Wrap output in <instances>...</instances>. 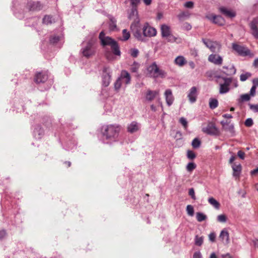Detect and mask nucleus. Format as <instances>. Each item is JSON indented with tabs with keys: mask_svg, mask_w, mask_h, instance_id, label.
Masks as SVG:
<instances>
[{
	"mask_svg": "<svg viewBox=\"0 0 258 258\" xmlns=\"http://www.w3.org/2000/svg\"><path fill=\"white\" fill-rule=\"evenodd\" d=\"M141 26L139 18H137L131 25V29L134 37L138 40L145 41L146 37H151L156 35V30L150 26L148 23H145L143 28V34L141 32Z\"/></svg>",
	"mask_w": 258,
	"mask_h": 258,
	"instance_id": "nucleus-1",
	"label": "nucleus"
},
{
	"mask_svg": "<svg viewBox=\"0 0 258 258\" xmlns=\"http://www.w3.org/2000/svg\"><path fill=\"white\" fill-rule=\"evenodd\" d=\"M121 126L118 124L104 125L102 128V140L104 143L109 144L115 142L119 135Z\"/></svg>",
	"mask_w": 258,
	"mask_h": 258,
	"instance_id": "nucleus-2",
	"label": "nucleus"
},
{
	"mask_svg": "<svg viewBox=\"0 0 258 258\" xmlns=\"http://www.w3.org/2000/svg\"><path fill=\"white\" fill-rule=\"evenodd\" d=\"M99 39L101 44L103 46L109 45L115 55H120V51L117 42L108 36H105L103 32H101L99 34Z\"/></svg>",
	"mask_w": 258,
	"mask_h": 258,
	"instance_id": "nucleus-3",
	"label": "nucleus"
},
{
	"mask_svg": "<svg viewBox=\"0 0 258 258\" xmlns=\"http://www.w3.org/2000/svg\"><path fill=\"white\" fill-rule=\"evenodd\" d=\"M96 40V38H91L88 42H84L82 43L81 52L83 56L89 57L94 54L95 52L94 44Z\"/></svg>",
	"mask_w": 258,
	"mask_h": 258,
	"instance_id": "nucleus-4",
	"label": "nucleus"
},
{
	"mask_svg": "<svg viewBox=\"0 0 258 258\" xmlns=\"http://www.w3.org/2000/svg\"><path fill=\"white\" fill-rule=\"evenodd\" d=\"M147 74L149 76L155 78H163L165 77V73L162 70L160 69L154 62L147 68Z\"/></svg>",
	"mask_w": 258,
	"mask_h": 258,
	"instance_id": "nucleus-5",
	"label": "nucleus"
},
{
	"mask_svg": "<svg viewBox=\"0 0 258 258\" xmlns=\"http://www.w3.org/2000/svg\"><path fill=\"white\" fill-rule=\"evenodd\" d=\"M204 44L213 52H219L221 49V44L219 42L210 39L202 38Z\"/></svg>",
	"mask_w": 258,
	"mask_h": 258,
	"instance_id": "nucleus-6",
	"label": "nucleus"
},
{
	"mask_svg": "<svg viewBox=\"0 0 258 258\" xmlns=\"http://www.w3.org/2000/svg\"><path fill=\"white\" fill-rule=\"evenodd\" d=\"M232 49L240 55L249 56L250 57H253L254 55L248 48L243 46L233 43L232 44Z\"/></svg>",
	"mask_w": 258,
	"mask_h": 258,
	"instance_id": "nucleus-7",
	"label": "nucleus"
},
{
	"mask_svg": "<svg viewBox=\"0 0 258 258\" xmlns=\"http://www.w3.org/2000/svg\"><path fill=\"white\" fill-rule=\"evenodd\" d=\"M202 131L208 135H215L218 133V130L214 123L209 122L202 125Z\"/></svg>",
	"mask_w": 258,
	"mask_h": 258,
	"instance_id": "nucleus-8",
	"label": "nucleus"
},
{
	"mask_svg": "<svg viewBox=\"0 0 258 258\" xmlns=\"http://www.w3.org/2000/svg\"><path fill=\"white\" fill-rule=\"evenodd\" d=\"M159 91L148 90L145 94V99L147 101L151 102L156 98L157 102L159 105L162 106V102L161 101V99L159 96Z\"/></svg>",
	"mask_w": 258,
	"mask_h": 258,
	"instance_id": "nucleus-9",
	"label": "nucleus"
},
{
	"mask_svg": "<svg viewBox=\"0 0 258 258\" xmlns=\"http://www.w3.org/2000/svg\"><path fill=\"white\" fill-rule=\"evenodd\" d=\"M206 18L213 23L220 26H223L225 23L224 19L220 15H216L213 14H208L206 16Z\"/></svg>",
	"mask_w": 258,
	"mask_h": 258,
	"instance_id": "nucleus-10",
	"label": "nucleus"
},
{
	"mask_svg": "<svg viewBox=\"0 0 258 258\" xmlns=\"http://www.w3.org/2000/svg\"><path fill=\"white\" fill-rule=\"evenodd\" d=\"M208 60L209 62L216 66H221L223 63V57L220 55L212 53L209 55Z\"/></svg>",
	"mask_w": 258,
	"mask_h": 258,
	"instance_id": "nucleus-11",
	"label": "nucleus"
},
{
	"mask_svg": "<svg viewBox=\"0 0 258 258\" xmlns=\"http://www.w3.org/2000/svg\"><path fill=\"white\" fill-rule=\"evenodd\" d=\"M249 26L251 34L255 39H258V18L253 19Z\"/></svg>",
	"mask_w": 258,
	"mask_h": 258,
	"instance_id": "nucleus-12",
	"label": "nucleus"
},
{
	"mask_svg": "<svg viewBox=\"0 0 258 258\" xmlns=\"http://www.w3.org/2000/svg\"><path fill=\"white\" fill-rule=\"evenodd\" d=\"M111 76L110 75L109 69L105 67L103 69V74L102 77L103 84L104 86H108L110 83Z\"/></svg>",
	"mask_w": 258,
	"mask_h": 258,
	"instance_id": "nucleus-13",
	"label": "nucleus"
},
{
	"mask_svg": "<svg viewBox=\"0 0 258 258\" xmlns=\"http://www.w3.org/2000/svg\"><path fill=\"white\" fill-rule=\"evenodd\" d=\"M220 12L227 18H232L236 16L235 12L224 7L219 8Z\"/></svg>",
	"mask_w": 258,
	"mask_h": 258,
	"instance_id": "nucleus-14",
	"label": "nucleus"
},
{
	"mask_svg": "<svg viewBox=\"0 0 258 258\" xmlns=\"http://www.w3.org/2000/svg\"><path fill=\"white\" fill-rule=\"evenodd\" d=\"M48 79L47 72L37 73L35 77L34 80L36 83H44Z\"/></svg>",
	"mask_w": 258,
	"mask_h": 258,
	"instance_id": "nucleus-15",
	"label": "nucleus"
},
{
	"mask_svg": "<svg viewBox=\"0 0 258 258\" xmlns=\"http://www.w3.org/2000/svg\"><path fill=\"white\" fill-rule=\"evenodd\" d=\"M27 7L30 11H39L42 8V5L39 2L30 1L27 4Z\"/></svg>",
	"mask_w": 258,
	"mask_h": 258,
	"instance_id": "nucleus-16",
	"label": "nucleus"
},
{
	"mask_svg": "<svg viewBox=\"0 0 258 258\" xmlns=\"http://www.w3.org/2000/svg\"><path fill=\"white\" fill-rule=\"evenodd\" d=\"M119 78L121 80L122 83L125 85H128L131 82V77L130 74L126 71H122Z\"/></svg>",
	"mask_w": 258,
	"mask_h": 258,
	"instance_id": "nucleus-17",
	"label": "nucleus"
},
{
	"mask_svg": "<svg viewBox=\"0 0 258 258\" xmlns=\"http://www.w3.org/2000/svg\"><path fill=\"white\" fill-rule=\"evenodd\" d=\"M141 127L140 124L136 122L133 121L127 125V131L128 133L133 134L138 132Z\"/></svg>",
	"mask_w": 258,
	"mask_h": 258,
	"instance_id": "nucleus-18",
	"label": "nucleus"
},
{
	"mask_svg": "<svg viewBox=\"0 0 258 258\" xmlns=\"http://www.w3.org/2000/svg\"><path fill=\"white\" fill-rule=\"evenodd\" d=\"M219 238L223 243L227 244L230 242L229 235L228 231L225 229L222 230L219 235Z\"/></svg>",
	"mask_w": 258,
	"mask_h": 258,
	"instance_id": "nucleus-19",
	"label": "nucleus"
},
{
	"mask_svg": "<svg viewBox=\"0 0 258 258\" xmlns=\"http://www.w3.org/2000/svg\"><path fill=\"white\" fill-rule=\"evenodd\" d=\"M187 96L191 103H194L196 101L197 91L196 87H192L191 88Z\"/></svg>",
	"mask_w": 258,
	"mask_h": 258,
	"instance_id": "nucleus-20",
	"label": "nucleus"
},
{
	"mask_svg": "<svg viewBox=\"0 0 258 258\" xmlns=\"http://www.w3.org/2000/svg\"><path fill=\"white\" fill-rule=\"evenodd\" d=\"M165 96L166 101L168 106H170L173 101V97L172 96V91L170 89H167L165 92Z\"/></svg>",
	"mask_w": 258,
	"mask_h": 258,
	"instance_id": "nucleus-21",
	"label": "nucleus"
},
{
	"mask_svg": "<svg viewBox=\"0 0 258 258\" xmlns=\"http://www.w3.org/2000/svg\"><path fill=\"white\" fill-rule=\"evenodd\" d=\"M44 133L43 130L39 125L34 128L33 134L34 137L37 139H41Z\"/></svg>",
	"mask_w": 258,
	"mask_h": 258,
	"instance_id": "nucleus-22",
	"label": "nucleus"
},
{
	"mask_svg": "<svg viewBox=\"0 0 258 258\" xmlns=\"http://www.w3.org/2000/svg\"><path fill=\"white\" fill-rule=\"evenodd\" d=\"M161 31L162 36L164 38L171 33L170 27L166 24H163L161 26Z\"/></svg>",
	"mask_w": 258,
	"mask_h": 258,
	"instance_id": "nucleus-23",
	"label": "nucleus"
},
{
	"mask_svg": "<svg viewBox=\"0 0 258 258\" xmlns=\"http://www.w3.org/2000/svg\"><path fill=\"white\" fill-rule=\"evenodd\" d=\"M63 40L62 35H53L51 36L49 39V41L51 44H55L58 42H61Z\"/></svg>",
	"mask_w": 258,
	"mask_h": 258,
	"instance_id": "nucleus-24",
	"label": "nucleus"
},
{
	"mask_svg": "<svg viewBox=\"0 0 258 258\" xmlns=\"http://www.w3.org/2000/svg\"><path fill=\"white\" fill-rule=\"evenodd\" d=\"M232 169L233 171V175L235 177H238L241 171V166L240 164L235 165L232 166Z\"/></svg>",
	"mask_w": 258,
	"mask_h": 258,
	"instance_id": "nucleus-25",
	"label": "nucleus"
},
{
	"mask_svg": "<svg viewBox=\"0 0 258 258\" xmlns=\"http://www.w3.org/2000/svg\"><path fill=\"white\" fill-rule=\"evenodd\" d=\"M175 63L179 67H182L186 63V61L184 57L182 56H177L174 60Z\"/></svg>",
	"mask_w": 258,
	"mask_h": 258,
	"instance_id": "nucleus-26",
	"label": "nucleus"
},
{
	"mask_svg": "<svg viewBox=\"0 0 258 258\" xmlns=\"http://www.w3.org/2000/svg\"><path fill=\"white\" fill-rule=\"evenodd\" d=\"M223 69L226 70L225 71H223V73L228 76L234 75L236 73V69L233 66H231L229 69L228 67L224 66L223 67Z\"/></svg>",
	"mask_w": 258,
	"mask_h": 258,
	"instance_id": "nucleus-27",
	"label": "nucleus"
},
{
	"mask_svg": "<svg viewBox=\"0 0 258 258\" xmlns=\"http://www.w3.org/2000/svg\"><path fill=\"white\" fill-rule=\"evenodd\" d=\"M208 202L216 209H219L220 207V203L213 197L209 198Z\"/></svg>",
	"mask_w": 258,
	"mask_h": 258,
	"instance_id": "nucleus-28",
	"label": "nucleus"
},
{
	"mask_svg": "<svg viewBox=\"0 0 258 258\" xmlns=\"http://www.w3.org/2000/svg\"><path fill=\"white\" fill-rule=\"evenodd\" d=\"M43 22L46 25L54 22V19L51 16H45L43 19Z\"/></svg>",
	"mask_w": 258,
	"mask_h": 258,
	"instance_id": "nucleus-29",
	"label": "nucleus"
},
{
	"mask_svg": "<svg viewBox=\"0 0 258 258\" xmlns=\"http://www.w3.org/2000/svg\"><path fill=\"white\" fill-rule=\"evenodd\" d=\"M218 105V101L216 99L211 98L209 100V106L212 109L216 108Z\"/></svg>",
	"mask_w": 258,
	"mask_h": 258,
	"instance_id": "nucleus-30",
	"label": "nucleus"
},
{
	"mask_svg": "<svg viewBox=\"0 0 258 258\" xmlns=\"http://www.w3.org/2000/svg\"><path fill=\"white\" fill-rule=\"evenodd\" d=\"M229 91V87L223 84L220 85L219 93L220 94H225Z\"/></svg>",
	"mask_w": 258,
	"mask_h": 258,
	"instance_id": "nucleus-31",
	"label": "nucleus"
},
{
	"mask_svg": "<svg viewBox=\"0 0 258 258\" xmlns=\"http://www.w3.org/2000/svg\"><path fill=\"white\" fill-rule=\"evenodd\" d=\"M196 218L199 222H202L207 219V216L202 213L198 212L196 214Z\"/></svg>",
	"mask_w": 258,
	"mask_h": 258,
	"instance_id": "nucleus-32",
	"label": "nucleus"
},
{
	"mask_svg": "<svg viewBox=\"0 0 258 258\" xmlns=\"http://www.w3.org/2000/svg\"><path fill=\"white\" fill-rule=\"evenodd\" d=\"M223 129L232 135L234 133V125L232 123H228V125H227Z\"/></svg>",
	"mask_w": 258,
	"mask_h": 258,
	"instance_id": "nucleus-33",
	"label": "nucleus"
},
{
	"mask_svg": "<svg viewBox=\"0 0 258 258\" xmlns=\"http://www.w3.org/2000/svg\"><path fill=\"white\" fill-rule=\"evenodd\" d=\"M110 23H109V28L111 30H114L116 28V21L115 19L113 17H110L109 18Z\"/></svg>",
	"mask_w": 258,
	"mask_h": 258,
	"instance_id": "nucleus-34",
	"label": "nucleus"
},
{
	"mask_svg": "<svg viewBox=\"0 0 258 258\" xmlns=\"http://www.w3.org/2000/svg\"><path fill=\"white\" fill-rule=\"evenodd\" d=\"M250 95L248 94H242L238 99L239 102L247 101L250 100Z\"/></svg>",
	"mask_w": 258,
	"mask_h": 258,
	"instance_id": "nucleus-35",
	"label": "nucleus"
},
{
	"mask_svg": "<svg viewBox=\"0 0 258 258\" xmlns=\"http://www.w3.org/2000/svg\"><path fill=\"white\" fill-rule=\"evenodd\" d=\"M130 37V34L126 29H123L122 30V38L121 39L122 40L126 41L128 40Z\"/></svg>",
	"mask_w": 258,
	"mask_h": 258,
	"instance_id": "nucleus-36",
	"label": "nucleus"
},
{
	"mask_svg": "<svg viewBox=\"0 0 258 258\" xmlns=\"http://www.w3.org/2000/svg\"><path fill=\"white\" fill-rule=\"evenodd\" d=\"M138 12L137 8H132L131 12L128 14V18L132 19L137 15Z\"/></svg>",
	"mask_w": 258,
	"mask_h": 258,
	"instance_id": "nucleus-37",
	"label": "nucleus"
},
{
	"mask_svg": "<svg viewBox=\"0 0 258 258\" xmlns=\"http://www.w3.org/2000/svg\"><path fill=\"white\" fill-rule=\"evenodd\" d=\"M187 214L190 216H192L194 214V208L191 205H188L186 206V208Z\"/></svg>",
	"mask_w": 258,
	"mask_h": 258,
	"instance_id": "nucleus-38",
	"label": "nucleus"
},
{
	"mask_svg": "<svg viewBox=\"0 0 258 258\" xmlns=\"http://www.w3.org/2000/svg\"><path fill=\"white\" fill-rule=\"evenodd\" d=\"M217 221L221 223H225L227 221V217L225 215L221 214L217 216Z\"/></svg>",
	"mask_w": 258,
	"mask_h": 258,
	"instance_id": "nucleus-39",
	"label": "nucleus"
},
{
	"mask_svg": "<svg viewBox=\"0 0 258 258\" xmlns=\"http://www.w3.org/2000/svg\"><path fill=\"white\" fill-rule=\"evenodd\" d=\"M191 145L194 148H198L200 146L201 141L198 139L195 138L193 140Z\"/></svg>",
	"mask_w": 258,
	"mask_h": 258,
	"instance_id": "nucleus-40",
	"label": "nucleus"
},
{
	"mask_svg": "<svg viewBox=\"0 0 258 258\" xmlns=\"http://www.w3.org/2000/svg\"><path fill=\"white\" fill-rule=\"evenodd\" d=\"M189 16V14L188 12H182L178 15V18L180 20L183 19L185 18H187Z\"/></svg>",
	"mask_w": 258,
	"mask_h": 258,
	"instance_id": "nucleus-41",
	"label": "nucleus"
},
{
	"mask_svg": "<svg viewBox=\"0 0 258 258\" xmlns=\"http://www.w3.org/2000/svg\"><path fill=\"white\" fill-rule=\"evenodd\" d=\"M139 66L140 65L138 63L134 62V63L131 66V71L132 72H137L139 68Z\"/></svg>",
	"mask_w": 258,
	"mask_h": 258,
	"instance_id": "nucleus-42",
	"label": "nucleus"
},
{
	"mask_svg": "<svg viewBox=\"0 0 258 258\" xmlns=\"http://www.w3.org/2000/svg\"><path fill=\"white\" fill-rule=\"evenodd\" d=\"M122 84H123L122 81L118 78L114 83V88L115 90H118L120 88Z\"/></svg>",
	"mask_w": 258,
	"mask_h": 258,
	"instance_id": "nucleus-43",
	"label": "nucleus"
},
{
	"mask_svg": "<svg viewBox=\"0 0 258 258\" xmlns=\"http://www.w3.org/2000/svg\"><path fill=\"white\" fill-rule=\"evenodd\" d=\"M165 38H166L167 41L170 42H174L177 39V38L172 34H171V33L169 34V35L166 36Z\"/></svg>",
	"mask_w": 258,
	"mask_h": 258,
	"instance_id": "nucleus-44",
	"label": "nucleus"
},
{
	"mask_svg": "<svg viewBox=\"0 0 258 258\" xmlns=\"http://www.w3.org/2000/svg\"><path fill=\"white\" fill-rule=\"evenodd\" d=\"M250 77V73H246L245 74H242L240 76V80L241 81H245Z\"/></svg>",
	"mask_w": 258,
	"mask_h": 258,
	"instance_id": "nucleus-45",
	"label": "nucleus"
},
{
	"mask_svg": "<svg viewBox=\"0 0 258 258\" xmlns=\"http://www.w3.org/2000/svg\"><path fill=\"white\" fill-rule=\"evenodd\" d=\"M203 242V239L202 237H198V236H196L195 244L197 245L200 246L202 244Z\"/></svg>",
	"mask_w": 258,
	"mask_h": 258,
	"instance_id": "nucleus-46",
	"label": "nucleus"
},
{
	"mask_svg": "<svg viewBox=\"0 0 258 258\" xmlns=\"http://www.w3.org/2000/svg\"><path fill=\"white\" fill-rule=\"evenodd\" d=\"M179 122L183 125L185 130L187 128V121L184 117H181L179 119Z\"/></svg>",
	"mask_w": 258,
	"mask_h": 258,
	"instance_id": "nucleus-47",
	"label": "nucleus"
},
{
	"mask_svg": "<svg viewBox=\"0 0 258 258\" xmlns=\"http://www.w3.org/2000/svg\"><path fill=\"white\" fill-rule=\"evenodd\" d=\"M131 3L132 8H137L140 3L141 0H128Z\"/></svg>",
	"mask_w": 258,
	"mask_h": 258,
	"instance_id": "nucleus-48",
	"label": "nucleus"
},
{
	"mask_svg": "<svg viewBox=\"0 0 258 258\" xmlns=\"http://www.w3.org/2000/svg\"><path fill=\"white\" fill-rule=\"evenodd\" d=\"M196 167V164L194 163L190 162L187 164V165L186 166V169H187V171H191L194 169H195Z\"/></svg>",
	"mask_w": 258,
	"mask_h": 258,
	"instance_id": "nucleus-49",
	"label": "nucleus"
},
{
	"mask_svg": "<svg viewBox=\"0 0 258 258\" xmlns=\"http://www.w3.org/2000/svg\"><path fill=\"white\" fill-rule=\"evenodd\" d=\"M187 158L190 160H192L196 157V155L192 151L188 150L187 152Z\"/></svg>",
	"mask_w": 258,
	"mask_h": 258,
	"instance_id": "nucleus-50",
	"label": "nucleus"
},
{
	"mask_svg": "<svg viewBox=\"0 0 258 258\" xmlns=\"http://www.w3.org/2000/svg\"><path fill=\"white\" fill-rule=\"evenodd\" d=\"M130 54L134 57H136L139 54V50L136 48L131 49Z\"/></svg>",
	"mask_w": 258,
	"mask_h": 258,
	"instance_id": "nucleus-51",
	"label": "nucleus"
},
{
	"mask_svg": "<svg viewBox=\"0 0 258 258\" xmlns=\"http://www.w3.org/2000/svg\"><path fill=\"white\" fill-rule=\"evenodd\" d=\"M253 123V120L251 118H248L246 119L244 122L245 125L247 127L251 126Z\"/></svg>",
	"mask_w": 258,
	"mask_h": 258,
	"instance_id": "nucleus-52",
	"label": "nucleus"
},
{
	"mask_svg": "<svg viewBox=\"0 0 258 258\" xmlns=\"http://www.w3.org/2000/svg\"><path fill=\"white\" fill-rule=\"evenodd\" d=\"M222 79L224 81L223 84L229 87L232 82V79L230 78H222Z\"/></svg>",
	"mask_w": 258,
	"mask_h": 258,
	"instance_id": "nucleus-53",
	"label": "nucleus"
},
{
	"mask_svg": "<svg viewBox=\"0 0 258 258\" xmlns=\"http://www.w3.org/2000/svg\"><path fill=\"white\" fill-rule=\"evenodd\" d=\"M188 195L191 197L192 199L195 200L196 199V197L195 194V190L193 188L189 189Z\"/></svg>",
	"mask_w": 258,
	"mask_h": 258,
	"instance_id": "nucleus-54",
	"label": "nucleus"
},
{
	"mask_svg": "<svg viewBox=\"0 0 258 258\" xmlns=\"http://www.w3.org/2000/svg\"><path fill=\"white\" fill-rule=\"evenodd\" d=\"M184 6L185 7H186L187 8L191 9L194 7V3L191 1H188V2H186L184 4Z\"/></svg>",
	"mask_w": 258,
	"mask_h": 258,
	"instance_id": "nucleus-55",
	"label": "nucleus"
},
{
	"mask_svg": "<svg viewBox=\"0 0 258 258\" xmlns=\"http://www.w3.org/2000/svg\"><path fill=\"white\" fill-rule=\"evenodd\" d=\"M209 240L211 241L214 242L215 240V238H216V234H215V233H214V232L211 233L209 235Z\"/></svg>",
	"mask_w": 258,
	"mask_h": 258,
	"instance_id": "nucleus-56",
	"label": "nucleus"
},
{
	"mask_svg": "<svg viewBox=\"0 0 258 258\" xmlns=\"http://www.w3.org/2000/svg\"><path fill=\"white\" fill-rule=\"evenodd\" d=\"M214 76V73L212 71H209L206 73V76L209 78H212Z\"/></svg>",
	"mask_w": 258,
	"mask_h": 258,
	"instance_id": "nucleus-57",
	"label": "nucleus"
},
{
	"mask_svg": "<svg viewBox=\"0 0 258 258\" xmlns=\"http://www.w3.org/2000/svg\"><path fill=\"white\" fill-rule=\"evenodd\" d=\"M256 87L255 86H252L249 92V95L251 96H254L255 94Z\"/></svg>",
	"mask_w": 258,
	"mask_h": 258,
	"instance_id": "nucleus-58",
	"label": "nucleus"
},
{
	"mask_svg": "<svg viewBox=\"0 0 258 258\" xmlns=\"http://www.w3.org/2000/svg\"><path fill=\"white\" fill-rule=\"evenodd\" d=\"M237 156L241 159H244L245 157V153L244 152L239 151L237 153Z\"/></svg>",
	"mask_w": 258,
	"mask_h": 258,
	"instance_id": "nucleus-59",
	"label": "nucleus"
},
{
	"mask_svg": "<svg viewBox=\"0 0 258 258\" xmlns=\"http://www.w3.org/2000/svg\"><path fill=\"white\" fill-rule=\"evenodd\" d=\"M193 258H202V255L200 251H196L193 255Z\"/></svg>",
	"mask_w": 258,
	"mask_h": 258,
	"instance_id": "nucleus-60",
	"label": "nucleus"
},
{
	"mask_svg": "<svg viewBox=\"0 0 258 258\" xmlns=\"http://www.w3.org/2000/svg\"><path fill=\"white\" fill-rule=\"evenodd\" d=\"M6 235V232L4 230L0 231V239H3Z\"/></svg>",
	"mask_w": 258,
	"mask_h": 258,
	"instance_id": "nucleus-61",
	"label": "nucleus"
},
{
	"mask_svg": "<svg viewBox=\"0 0 258 258\" xmlns=\"http://www.w3.org/2000/svg\"><path fill=\"white\" fill-rule=\"evenodd\" d=\"M221 257L222 258H233L229 253L222 254Z\"/></svg>",
	"mask_w": 258,
	"mask_h": 258,
	"instance_id": "nucleus-62",
	"label": "nucleus"
},
{
	"mask_svg": "<svg viewBox=\"0 0 258 258\" xmlns=\"http://www.w3.org/2000/svg\"><path fill=\"white\" fill-rule=\"evenodd\" d=\"M250 108L253 109L255 112H258V105H252Z\"/></svg>",
	"mask_w": 258,
	"mask_h": 258,
	"instance_id": "nucleus-63",
	"label": "nucleus"
},
{
	"mask_svg": "<svg viewBox=\"0 0 258 258\" xmlns=\"http://www.w3.org/2000/svg\"><path fill=\"white\" fill-rule=\"evenodd\" d=\"M253 86L255 87H258V79H254L253 80Z\"/></svg>",
	"mask_w": 258,
	"mask_h": 258,
	"instance_id": "nucleus-64",
	"label": "nucleus"
}]
</instances>
